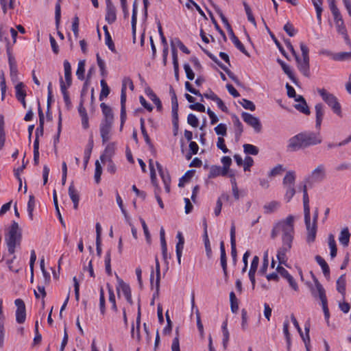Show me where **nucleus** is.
<instances>
[{
	"label": "nucleus",
	"instance_id": "1",
	"mask_svg": "<svg viewBox=\"0 0 351 351\" xmlns=\"http://www.w3.org/2000/svg\"><path fill=\"white\" fill-rule=\"evenodd\" d=\"M322 142V138L319 132H303L289 138L287 149L290 152H295L301 149L319 145Z\"/></svg>",
	"mask_w": 351,
	"mask_h": 351
},
{
	"label": "nucleus",
	"instance_id": "2",
	"mask_svg": "<svg viewBox=\"0 0 351 351\" xmlns=\"http://www.w3.org/2000/svg\"><path fill=\"white\" fill-rule=\"evenodd\" d=\"M282 235V243H293L294 237V217L289 215L286 219L277 222L273 227L271 237L275 239Z\"/></svg>",
	"mask_w": 351,
	"mask_h": 351
},
{
	"label": "nucleus",
	"instance_id": "3",
	"mask_svg": "<svg viewBox=\"0 0 351 351\" xmlns=\"http://www.w3.org/2000/svg\"><path fill=\"white\" fill-rule=\"evenodd\" d=\"M22 240V230L19 223L12 221L10 226L6 229L5 241L10 254H14L16 248L20 247Z\"/></svg>",
	"mask_w": 351,
	"mask_h": 351
},
{
	"label": "nucleus",
	"instance_id": "4",
	"mask_svg": "<svg viewBox=\"0 0 351 351\" xmlns=\"http://www.w3.org/2000/svg\"><path fill=\"white\" fill-rule=\"evenodd\" d=\"M317 92L322 99L332 108L334 113L342 117L341 108L337 98L324 88H318Z\"/></svg>",
	"mask_w": 351,
	"mask_h": 351
},
{
	"label": "nucleus",
	"instance_id": "5",
	"mask_svg": "<svg viewBox=\"0 0 351 351\" xmlns=\"http://www.w3.org/2000/svg\"><path fill=\"white\" fill-rule=\"evenodd\" d=\"M128 86L130 90H134V84L131 79L124 78L123 80L121 92V129L126 120V110H125V102H126V86Z\"/></svg>",
	"mask_w": 351,
	"mask_h": 351
},
{
	"label": "nucleus",
	"instance_id": "6",
	"mask_svg": "<svg viewBox=\"0 0 351 351\" xmlns=\"http://www.w3.org/2000/svg\"><path fill=\"white\" fill-rule=\"evenodd\" d=\"M241 118L248 125L254 129L255 132L259 133L261 132L262 125L258 118L245 112H242Z\"/></svg>",
	"mask_w": 351,
	"mask_h": 351
},
{
	"label": "nucleus",
	"instance_id": "7",
	"mask_svg": "<svg viewBox=\"0 0 351 351\" xmlns=\"http://www.w3.org/2000/svg\"><path fill=\"white\" fill-rule=\"evenodd\" d=\"M171 113L172 123L173 126L174 135L177 134L178 130V102L176 93L171 97Z\"/></svg>",
	"mask_w": 351,
	"mask_h": 351
},
{
	"label": "nucleus",
	"instance_id": "8",
	"mask_svg": "<svg viewBox=\"0 0 351 351\" xmlns=\"http://www.w3.org/2000/svg\"><path fill=\"white\" fill-rule=\"evenodd\" d=\"M326 178V169L323 164L317 165L311 172L308 179L309 181L321 182Z\"/></svg>",
	"mask_w": 351,
	"mask_h": 351
},
{
	"label": "nucleus",
	"instance_id": "9",
	"mask_svg": "<svg viewBox=\"0 0 351 351\" xmlns=\"http://www.w3.org/2000/svg\"><path fill=\"white\" fill-rule=\"evenodd\" d=\"M315 287L318 292V295L319 297V299L322 301V308L324 313V316L326 319L329 318L330 314L327 305V299L326 296L325 290L323 288L322 285L319 282L318 280L315 281Z\"/></svg>",
	"mask_w": 351,
	"mask_h": 351
},
{
	"label": "nucleus",
	"instance_id": "10",
	"mask_svg": "<svg viewBox=\"0 0 351 351\" xmlns=\"http://www.w3.org/2000/svg\"><path fill=\"white\" fill-rule=\"evenodd\" d=\"M14 304L17 308L16 311V320L19 324H23L26 319L25 304L23 300L16 299Z\"/></svg>",
	"mask_w": 351,
	"mask_h": 351
},
{
	"label": "nucleus",
	"instance_id": "11",
	"mask_svg": "<svg viewBox=\"0 0 351 351\" xmlns=\"http://www.w3.org/2000/svg\"><path fill=\"white\" fill-rule=\"evenodd\" d=\"M204 53L213 60L214 61L221 69H222L228 75L230 78H231L235 83L239 84V81L238 78L234 75V74L230 71L225 65H223L213 54L207 51L206 49H203Z\"/></svg>",
	"mask_w": 351,
	"mask_h": 351
},
{
	"label": "nucleus",
	"instance_id": "12",
	"mask_svg": "<svg viewBox=\"0 0 351 351\" xmlns=\"http://www.w3.org/2000/svg\"><path fill=\"white\" fill-rule=\"evenodd\" d=\"M292 247V243H282V246L278 249L277 252V258L280 265H286L287 258L286 254L289 252Z\"/></svg>",
	"mask_w": 351,
	"mask_h": 351
},
{
	"label": "nucleus",
	"instance_id": "13",
	"mask_svg": "<svg viewBox=\"0 0 351 351\" xmlns=\"http://www.w3.org/2000/svg\"><path fill=\"white\" fill-rule=\"evenodd\" d=\"M291 319L294 325V326L296 328V329L298 330V332L300 333L302 339H303L306 346H307V343H308L310 342V337H309V330H310V325L309 324H306L305 325V332H306V335L304 336L302 331V329L300 327V325L298 324V322L297 321L296 318L295 317L294 315L293 314H291Z\"/></svg>",
	"mask_w": 351,
	"mask_h": 351
},
{
	"label": "nucleus",
	"instance_id": "14",
	"mask_svg": "<svg viewBox=\"0 0 351 351\" xmlns=\"http://www.w3.org/2000/svg\"><path fill=\"white\" fill-rule=\"evenodd\" d=\"M298 70L305 76L308 77L310 76V64L309 58L300 59L298 56L295 58Z\"/></svg>",
	"mask_w": 351,
	"mask_h": 351
},
{
	"label": "nucleus",
	"instance_id": "15",
	"mask_svg": "<svg viewBox=\"0 0 351 351\" xmlns=\"http://www.w3.org/2000/svg\"><path fill=\"white\" fill-rule=\"evenodd\" d=\"M112 123L111 122L101 121L100 124V134L104 143L107 142L110 138Z\"/></svg>",
	"mask_w": 351,
	"mask_h": 351
},
{
	"label": "nucleus",
	"instance_id": "16",
	"mask_svg": "<svg viewBox=\"0 0 351 351\" xmlns=\"http://www.w3.org/2000/svg\"><path fill=\"white\" fill-rule=\"evenodd\" d=\"M156 167L165 185V191L169 193L171 184L170 176L167 171L163 170L162 165L158 162H156Z\"/></svg>",
	"mask_w": 351,
	"mask_h": 351
},
{
	"label": "nucleus",
	"instance_id": "17",
	"mask_svg": "<svg viewBox=\"0 0 351 351\" xmlns=\"http://www.w3.org/2000/svg\"><path fill=\"white\" fill-rule=\"evenodd\" d=\"M117 19L116 9L110 0H106V21L109 23H113Z\"/></svg>",
	"mask_w": 351,
	"mask_h": 351
},
{
	"label": "nucleus",
	"instance_id": "18",
	"mask_svg": "<svg viewBox=\"0 0 351 351\" xmlns=\"http://www.w3.org/2000/svg\"><path fill=\"white\" fill-rule=\"evenodd\" d=\"M119 287H117V291H119L120 288L128 302H129L130 304H132L133 301L132 299L131 289L130 286L125 283L122 280H119Z\"/></svg>",
	"mask_w": 351,
	"mask_h": 351
},
{
	"label": "nucleus",
	"instance_id": "19",
	"mask_svg": "<svg viewBox=\"0 0 351 351\" xmlns=\"http://www.w3.org/2000/svg\"><path fill=\"white\" fill-rule=\"evenodd\" d=\"M307 229V238L306 241L308 243H312L315 241L317 232V226L315 224L311 225V216H309V220L304 221Z\"/></svg>",
	"mask_w": 351,
	"mask_h": 351
},
{
	"label": "nucleus",
	"instance_id": "20",
	"mask_svg": "<svg viewBox=\"0 0 351 351\" xmlns=\"http://www.w3.org/2000/svg\"><path fill=\"white\" fill-rule=\"evenodd\" d=\"M60 90L63 95L64 101L65 103L66 108L67 110H70L71 108V101L69 97V92L67 89L70 86H66V84L63 81L62 78L61 77L60 80Z\"/></svg>",
	"mask_w": 351,
	"mask_h": 351
},
{
	"label": "nucleus",
	"instance_id": "21",
	"mask_svg": "<svg viewBox=\"0 0 351 351\" xmlns=\"http://www.w3.org/2000/svg\"><path fill=\"white\" fill-rule=\"evenodd\" d=\"M315 127L317 129H320L323 117L324 116V108L322 104H317L315 106Z\"/></svg>",
	"mask_w": 351,
	"mask_h": 351
},
{
	"label": "nucleus",
	"instance_id": "22",
	"mask_svg": "<svg viewBox=\"0 0 351 351\" xmlns=\"http://www.w3.org/2000/svg\"><path fill=\"white\" fill-rule=\"evenodd\" d=\"M78 112L81 117L82 119V125L84 129H88L89 128L88 123V117L86 112V108L83 106V100L82 99L78 107Z\"/></svg>",
	"mask_w": 351,
	"mask_h": 351
},
{
	"label": "nucleus",
	"instance_id": "23",
	"mask_svg": "<svg viewBox=\"0 0 351 351\" xmlns=\"http://www.w3.org/2000/svg\"><path fill=\"white\" fill-rule=\"evenodd\" d=\"M303 204H304V221L309 220L310 215V206H309V198L307 193L306 186H304L303 189Z\"/></svg>",
	"mask_w": 351,
	"mask_h": 351
},
{
	"label": "nucleus",
	"instance_id": "24",
	"mask_svg": "<svg viewBox=\"0 0 351 351\" xmlns=\"http://www.w3.org/2000/svg\"><path fill=\"white\" fill-rule=\"evenodd\" d=\"M100 107L104 115V119L101 121L113 123L114 115L111 108L105 103H101Z\"/></svg>",
	"mask_w": 351,
	"mask_h": 351
},
{
	"label": "nucleus",
	"instance_id": "25",
	"mask_svg": "<svg viewBox=\"0 0 351 351\" xmlns=\"http://www.w3.org/2000/svg\"><path fill=\"white\" fill-rule=\"evenodd\" d=\"M177 239H178V241L176 244V255L178 258V262L180 265L182 250L184 248V239L182 233L180 232L177 234Z\"/></svg>",
	"mask_w": 351,
	"mask_h": 351
},
{
	"label": "nucleus",
	"instance_id": "26",
	"mask_svg": "<svg viewBox=\"0 0 351 351\" xmlns=\"http://www.w3.org/2000/svg\"><path fill=\"white\" fill-rule=\"evenodd\" d=\"M69 195L73 203V208L77 209L80 197L77 191L74 187V184L72 182L69 187Z\"/></svg>",
	"mask_w": 351,
	"mask_h": 351
},
{
	"label": "nucleus",
	"instance_id": "27",
	"mask_svg": "<svg viewBox=\"0 0 351 351\" xmlns=\"http://www.w3.org/2000/svg\"><path fill=\"white\" fill-rule=\"evenodd\" d=\"M350 233L348 227L343 228L339 234V241L343 246L347 247L349 244Z\"/></svg>",
	"mask_w": 351,
	"mask_h": 351
},
{
	"label": "nucleus",
	"instance_id": "28",
	"mask_svg": "<svg viewBox=\"0 0 351 351\" xmlns=\"http://www.w3.org/2000/svg\"><path fill=\"white\" fill-rule=\"evenodd\" d=\"M335 27L337 32L342 35L343 38L346 42L349 41L348 35L347 33V29L344 24V21L343 19L335 21Z\"/></svg>",
	"mask_w": 351,
	"mask_h": 351
},
{
	"label": "nucleus",
	"instance_id": "29",
	"mask_svg": "<svg viewBox=\"0 0 351 351\" xmlns=\"http://www.w3.org/2000/svg\"><path fill=\"white\" fill-rule=\"evenodd\" d=\"M64 78L66 86H71L72 84L71 66L68 60L64 61Z\"/></svg>",
	"mask_w": 351,
	"mask_h": 351
},
{
	"label": "nucleus",
	"instance_id": "30",
	"mask_svg": "<svg viewBox=\"0 0 351 351\" xmlns=\"http://www.w3.org/2000/svg\"><path fill=\"white\" fill-rule=\"evenodd\" d=\"M280 207V202L277 201H271L263 206L264 213L266 215L276 212Z\"/></svg>",
	"mask_w": 351,
	"mask_h": 351
},
{
	"label": "nucleus",
	"instance_id": "31",
	"mask_svg": "<svg viewBox=\"0 0 351 351\" xmlns=\"http://www.w3.org/2000/svg\"><path fill=\"white\" fill-rule=\"evenodd\" d=\"M230 38L236 47L239 49L242 53H243L246 56H249L248 52L246 51L244 45L241 43V42L239 40V38L235 36L232 29L230 30Z\"/></svg>",
	"mask_w": 351,
	"mask_h": 351
},
{
	"label": "nucleus",
	"instance_id": "32",
	"mask_svg": "<svg viewBox=\"0 0 351 351\" xmlns=\"http://www.w3.org/2000/svg\"><path fill=\"white\" fill-rule=\"evenodd\" d=\"M137 7L136 3L133 5L132 16V31L133 36V43L136 42V30L137 23Z\"/></svg>",
	"mask_w": 351,
	"mask_h": 351
},
{
	"label": "nucleus",
	"instance_id": "33",
	"mask_svg": "<svg viewBox=\"0 0 351 351\" xmlns=\"http://www.w3.org/2000/svg\"><path fill=\"white\" fill-rule=\"evenodd\" d=\"M328 246L330 249V255L331 258H334L337 256V244H336V241H335L334 235L332 234H330L328 235Z\"/></svg>",
	"mask_w": 351,
	"mask_h": 351
},
{
	"label": "nucleus",
	"instance_id": "34",
	"mask_svg": "<svg viewBox=\"0 0 351 351\" xmlns=\"http://www.w3.org/2000/svg\"><path fill=\"white\" fill-rule=\"evenodd\" d=\"M295 180V172L293 171H288L283 178V182H282L283 186H288L290 185L294 186Z\"/></svg>",
	"mask_w": 351,
	"mask_h": 351
},
{
	"label": "nucleus",
	"instance_id": "35",
	"mask_svg": "<svg viewBox=\"0 0 351 351\" xmlns=\"http://www.w3.org/2000/svg\"><path fill=\"white\" fill-rule=\"evenodd\" d=\"M172 51V58H173V68H174V73H175V77L177 81L179 80V64H178V53L177 49L174 47H173V49H171Z\"/></svg>",
	"mask_w": 351,
	"mask_h": 351
},
{
	"label": "nucleus",
	"instance_id": "36",
	"mask_svg": "<svg viewBox=\"0 0 351 351\" xmlns=\"http://www.w3.org/2000/svg\"><path fill=\"white\" fill-rule=\"evenodd\" d=\"M233 123L235 128V137L237 140H239L243 131V127L239 119L237 116L234 117Z\"/></svg>",
	"mask_w": 351,
	"mask_h": 351
},
{
	"label": "nucleus",
	"instance_id": "37",
	"mask_svg": "<svg viewBox=\"0 0 351 351\" xmlns=\"http://www.w3.org/2000/svg\"><path fill=\"white\" fill-rule=\"evenodd\" d=\"M312 3L316 10L317 19L319 23L322 22V12L323 0H312Z\"/></svg>",
	"mask_w": 351,
	"mask_h": 351
},
{
	"label": "nucleus",
	"instance_id": "38",
	"mask_svg": "<svg viewBox=\"0 0 351 351\" xmlns=\"http://www.w3.org/2000/svg\"><path fill=\"white\" fill-rule=\"evenodd\" d=\"M346 278L344 275H341L337 280V289L341 293L343 297L346 294Z\"/></svg>",
	"mask_w": 351,
	"mask_h": 351
},
{
	"label": "nucleus",
	"instance_id": "39",
	"mask_svg": "<svg viewBox=\"0 0 351 351\" xmlns=\"http://www.w3.org/2000/svg\"><path fill=\"white\" fill-rule=\"evenodd\" d=\"M230 309L234 313H237L239 310V300L233 291L230 293Z\"/></svg>",
	"mask_w": 351,
	"mask_h": 351
},
{
	"label": "nucleus",
	"instance_id": "40",
	"mask_svg": "<svg viewBox=\"0 0 351 351\" xmlns=\"http://www.w3.org/2000/svg\"><path fill=\"white\" fill-rule=\"evenodd\" d=\"M93 147V141L91 139V140H89L87 148L84 151V168L86 167V165L90 159Z\"/></svg>",
	"mask_w": 351,
	"mask_h": 351
},
{
	"label": "nucleus",
	"instance_id": "41",
	"mask_svg": "<svg viewBox=\"0 0 351 351\" xmlns=\"http://www.w3.org/2000/svg\"><path fill=\"white\" fill-rule=\"evenodd\" d=\"M26 165H27V162H25L24 161V159L23 160V164L21 167H19V168L17 169H15L14 170V176L16 178V179L19 180V190H21V188L22 186V180H21V173L23 171V170L25 169L26 167Z\"/></svg>",
	"mask_w": 351,
	"mask_h": 351
},
{
	"label": "nucleus",
	"instance_id": "42",
	"mask_svg": "<svg viewBox=\"0 0 351 351\" xmlns=\"http://www.w3.org/2000/svg\"><path fill=\"white\" fill-rule=\"evenodd\" d=\"M85 72V60H80L78 62L77 69L76 71V75L80 80H84Z\"/></svg>",
	"mask_w": 351,
	"mask_h": 351
},
{
	"label": "nucleus",
	"instance_id": "43",
	"mask_svg": "<svg viewBox=\"0 0 351 351\" xmlns=\"http://www.w3.org/2000/svg\"><path fill=\"white\" fill-rule=\"evenodd\" d=\"M294 108L304 114L309 115L311 113L306 101H304L302 103L300 102L299 104H295Z\"/></svg>",
	"mask_w": 351,
	"mask_h": 351
},
{
	"label": "nucleus",
	"instance_id": "44",
	"mask_svg": "<svg viewBox=\"0 0 351 351\" xmlns=\"http://www.w3.org/2000/svg\"><path fill=\"white\" fill-rule=\"evenodd\" d=\"M101 90L99 95V99L102 100L104 97H108L110 93V88L104 80H101Z\"/></svg>",
	"mask_w": 351,
	"mask_h": 351
},
{
	"label": "nucleus",
	"instance_id": "45",
	"mask_svg": "<svg viewBox=\"0 0 351 351\" xmlns=\"http://www.w3.org/2000/svg\"><path fill=\"white\" fill-rule=\"evenodd\" d=\"M332 59L336 61H343L348 59H351V52H340L334 53Z\"/></svg>",
	"mask_w": 351,
	"mask_h": 351
},
{
	"label": "nucleus",
	"instance_id": "46",
	"mask_svg": "<svg viewBox=\"0 0 351 351\" xmlns=\"http://www.w3.org/2000/svg\"><path fill=\"white\" fill-rule=\"evenodd\" d=\"M243 150L245 154L254 156L257 155L259 152L258 147L251 144H244Z\"/></svg>",
	"mask_w": 351,
	"mask_h": 351
},
{
	"label": "nucleus",
	"instance_id": "47",
	"mask_svg": "<svg viewBox=\"0 0 351 351\" xmlns=\"http://www.w3.org/2000/svg\"><path fill=\"white\" fill-rule=\"evenodd\" d=\"M24 84L23 82H20L15 86L16 90V97L17 99L22 97H26V91L24 90Z\"/></svg>",
	"mask_w": 351,
	"mask_h": 351
},
{
	"label": "nucleus",
	"instance_id": "48",
	"mask_svg": "<svg viewBox=\"0 0 351 351\" xmlns=\"http://www.w3.org/2000/svg\"><path fill=\"white\" fill-rule=\"evenodd\" d=\"M141 122V130L142 132V134L145 138V141L147 144H148L150 147H152V144L151 143V140L149 137V135L146 131L145 127V120L143 118H141L140 119Z\"/></svg>",
	"mask_w": 351,
	"mask_h": 351
},
{
	"label": "nucleus",
	"instance_id": "49",
	"mask_svg": "<svg viewBox=\"0 0 351 351\" xmlns=\"http://www.w3.org/2000/svg\"><path fill=\"white\" fill-rule=\"evenodd\" d=\"M243 5H244V8H245V13L247 14L248 21L250 23H252L253 24V25L256 27V23L254 17L253 16V14H252V10H251L250 7L245 1L243 2Z\"/></svg>",
	"mask_w": 351,
	"mask_h": 351
},
{
	"label": "nucleus",
	"instance_id": "50",
	"mask_svg": "<svg viewBox=\"0 0 351 351\" xmlns=\"http://www.w3.org/2000/svg\"><path fill=\"white\" fill-rule=\"evenodd\" d=\"M282 69L283 70L284 73L288 76V77L292 81L293 83L297 84L298 80L296 77H295L293 71L291 70V67L288 64H285Z\"/></svg>",
	"mask_w": 351,
	"mask_h": 351
},
{
	"label": "nucleus",
	"instance_id": "51",
	"mask_svg": "<svg viewBox=\"0 0 351 351\" xmlns=\"http://www.w3.org/2000/svg\"><path fill=\"white\" fill-rule=\"evenodd\" d=\"M96 58H97V62L98 66L99 67V69H100L101 75H102L103 77H105L107 74V71L106 70L105 62H104V60L101 58L99 53H97Z\"/></svg>",
	"mask_w": 351,
	"mask_h": 351
},
{
	"label": "nucleus",
	"instance_id": "52",
	"mask_svg": "<svg viewBox=\"0 0 351 351\" xmlns=\"http://www.w3.org/2000/svg\"><path fill=\"white\" fill-rule=\"evenodd\" d=\"M149 98L156 106V108L158 111H161L162 110V103L160 99L157 97V95L152 91L149 90Z\"/></svg>",
	"mask_w": 351,
	"mask_h": 351
},
{
	"label": "nucleus",
	"instance_id": "53",
	"mask_svg": "<svg viewBox=\"0 0 351 351\" xmlns=\"http://www.w3.org/2000/svg\"><path fill=\"white\" fill-rule=\"evenodd\" d=\"M35 207V199L33 195H30L27 203V211L29 218L33 219V210Z\"/></svg>",
	"mask_w": 351,
	"mask_h": 351
},
{
	"label": "nucleus",
	"instance_id": "54",
	"mask_svg": "<svg viewBox=\"0 0 351 351\" xmlns=\"http://www.w3.org/2000/svg\"><path fill=\"white\" fill-rule=\"evenodd\" d=\"M229 198V196L228 195H222L217 201V203H216V207L215 208V214L216 216H218L220 213H221V207H222V202H221V199H226L228 200Z\"/></svg>",
	"mask_w": 351,
	"mask_h": 351
},
{
	"label": "nucleus",
	"instance_id": "55",
	"mask_svg": "<svg viewBox=\"0 0 351 351\" xmlns=\"http://www.w3.org/2000/svg\"><path fill=\"white\" fill-rule=\"evenodd\" d=\"M221 173V167L217 166V165H212L210 168L208 178H213L220 176Z\"/></svg>",
	"mask_w": 351,
	"mask_h": 351
},
{
	"label": "nucleus",
	"instance_id": "56",
	"mask_svg": "<svg viewBox=\"0 0 351 351\" xmlns=\"http://www.w3.org/2000/svg\"><path fill=\"white\" fill-rule=\"evenodd\" d=\"M108 288V293H109V302L112 304V308L114 311H117V307L116 304V300H115V295L114 293V291L110 287V285H107Z\"/></svg>",
	"mask_w": 351,
	"mask_h": 351
},
{
	"label": "nucleus",
	"instance_id": "57",
	"mask_svg": "<svg viewBox=\"0 0 351 351\" xmlns=\"http://www.w3.org/2000/svg\"><path fill=\"white\" fill-rule=\"evenodd\" d=\"M102 173V168L98 160L95 162V180L96 183H99L101 180V175Z\"/></svg>",
	"mask_w": 351,
	"mask_h": 351
},
{
	"label": "nucleus",
	"instance_id": "58",
	"mask_svg": "<svg viewBox=\"0 0 351 351\" xmlns=\"http://www.w3.org/2000/svg\"><path fill=\"white\" fill-rule=\"evenodd\" d=\"M269 35H270L271 38H272V40H274V42L276 44V45L278 47V48L279 51L281 52V53L287 59H289V57H288V55H287V52L285 51V50L284 49V48L282 47V46L280 43V42L277 40V38H276L274 34L271 32H269Z\"/></svg>",
	"mask_w": 351,
	"mask_h": 351
},
{
	"label": "nucleus",
	"instance_id": "59",
	"mask_svg": "<svg viewBox=\"0 0 351 351\" xmlns=\"http://www.w3.org/2000/svg\"><path fill=\"white\" fill-rule=\"evenodd\" d=\"M286 189V193L285 195V197L287 200V202H289L293 195L295 193V190L294 189V186H284Z\"/></svg>",
	"mask_w": 351,
	"mask_h": 351
},
{
	"label": "nucleus",
	"instance_id": "60",
	"mask_svg": "<svg viewBox=\"0 0 351 351\" xmlns=\"http://www.w3.org/2000/svg\"><path fill=\"white\" fill-rule=\"evenodd\" d=\"M11 49H12V46L10 45V43H8V45H6V52L8 54V62H9L10 66L16 64L15 58L12 54Z\"/></svg>",
	"mask_w": 351,
	"mask_h": 351
},
{
	"label": "nucleus",
	"instance_id": "61",
	"mask_svg": "<svg viewBox=\"0 0 351 351\" xmlns=\"http://www.w3.org/2000/svg\"><path fill=\"white\" fill-rule=\"evenodd\" d=\"M99 308L102 315H104L106 312L105 307V297H104V291L102 287L100 288L99 291Z\"/></svg>",
	"mask_w": 351,
	"mask_h": 351
},
{
	"label": "nucleus",
	"instance_id": "62",
	"mask_svg": "<svg viewBox=\"0 0 351 351\" xmlns=\"http://www.w3.org/2000/svg\"><path fill=\"white\" fill-rule=\"evenodd\" d=\"M330 10L332 14V16L334 18V21L343 19L341 12L336 5H333L332 3L331 8H330Z\"/></svg>",
	"mask_w": 351,
	"mask_h": 351
},
{
	"label": "nucleus",
	"instance_id": "63",
	"mask_svg": "<svg viewBox=\"0 0 351 351\" xmlns=\"http://www.w3.org/2000/svg\"><path fill=\"white\" fill-rule=\"evenodd\" d=\"M188 123L193 128H197L199 124V120L196 116L192 113L189 114L187 117Z\"/></svg>",
	"mask_w": 351,
	"mask_h": 351
},
{
	"label": "nucleus",
	"instance_id": "64",
	"mask_svg": "<svg viewBox=\"0 0 351 351\" xmlns=\"http://www.w3.org/2000/svg\"><path fill=\"white\" fill-rule=\"evenodd\" d=\"M227 128L225 124L219 123L215 128V132L217 135L226 136Z\"/></svg>",
	"mask_w": 351,
	"mask_h": 351
}]
</instances>
